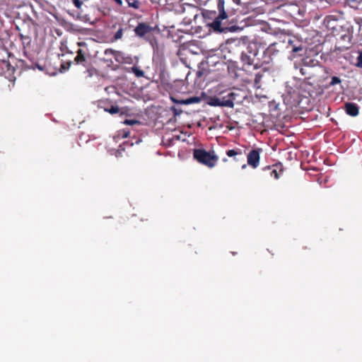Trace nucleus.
Masks as SVG:
<instances>
[{
  "label": "nucleus",
  "mask_w": 362,
  "mask_h": 362,
  "mask_svg": "<svg viewBox=\"0 0 362 362\" xmlns=\"http://www.w3.org/2000/svg\"><path fill=\"white\" fill-rule=\"evenodd\" d=\"M221 98H216L213 99L211 105L221 107Z\"/></svg>",
  "instance_id": "393cba45"
},
{
  "label": "nucleus",
  "mask_w": 362,
  "mask_h": 362,
  "mask_svg": "<svg viewBox=\"0 0 362 362\" xmlns=\"http://www.w3.org/2000/svg\"><path fill=\"white\" fill-rule=\"evenodd\" d=\"M245 167H246V165L245 164V165H243V167H242V168H245Z\"/></svg>",
  "instance_id": "473e14b6"
},
{
  "label": "nucleus",
  "mask_w": 362,
  "mask_h": 362,
  "mask_svg": "<svg viewBox=\"0 0 362 362\" xmlns=\"http://www.w3.org/2000/svg\"><path fill=\"white\" fill-rule=\"evenodd\" d=\"M356 66L362 68V51L358 52V56L356 58Z\"/></svg>",
  "instance_id": "aec40b11"
},
{
  "label": "nucleus",
  "mask_w": 362,
  "mask_h": 362,
  "mask_svg": "<svg viewBox=\"0 0 362 362\" xmlns=\"http://www.w3.org/2000/svg\"><path fill=\"white\" fill-rule=\"evenodd\" d=\"M344 110L347 115L351 117H356L359 114V107L354 103H346Z\"/></svg>",
  "instance_id": "6e6552de"
},
{
  "label": "nucleus",
  "mask_w": 362,
  "mask_h": 362,
  "mask_svg": "<svg viewBox=\"0 0 362 362\" xmlns=\"http://www.w3.org/2000/svg\"><path fill=\"white\" fill-rule=\"evenodd\" d=\"M226 155L228 157H234V159L238 161L239 159L236 156H242V151L240 149H230L226 151Z\"/></svg>",
  "instance_id": "ddd939ff"
},
{
  "label": "nucleus",
  "mask_w": 362,
  "mask_h": 362,
  "mask_svg": "<svg viewBox=\"0 0 362 362\" xmlns=\"http://www.w3.org/2000/svg\"><path fill=\"white\" fill-rule=\"evenodd\" d=\"M217 7L219 11V15L215 18L214 21L211 24H209V26L215 32L224 33L227 30V28L221 25V21L226 19L228 17L224 9V1L218 0Z\"/></svg>",
  "instance_id": "7ed1b4c3"
},
{
  "label": "nucleus",
  "mask_w": 362,
  "mask_h": 362,
  "mask_svg": "<svg viewBox=\"0 0 362 362\" xmlns=\"http://www.w3.org/2000/svg\"><path fill=\"white\" fill-rule=\"evenodd\" d=\"M123 35V29L119 28L115 34L113 39L114 40H119L122 37Z\"/></svg>",
  "instance_id": "412c9836"
},
{
  "label": "nucleus",
  "mask_w": 362,
  "mask_h": 362,
  "mask_svg": "<svg viewBox=\"0 0 362 362\" xmlns=\"http://www.w3.org/2000/svg\"><path fill=\"white\" fill-rule=\"evenodd\" d=\"M115 1L118 6H122V0H112Z\"/></svg>",
  "instance_id": "cd10ccee"
},
{
  "label": "nucleus",
  "mask_w": 362,
  "mask_h": 362,
  "mask_svg": "<svg viewBox=\"0 0 362 362\" xmlns=\"http://www.w3.org/2000/svg\"><path fill=\"white\" fill-rule=\"evenodd\" d=\"M155 28L151 26L146 23H139L138 25L134 29L136 36L139 38L146 39L147 36L152 34L154 31Z\"/></svg>",
  "instance_id": "20e7f679"
},
{
  "label": "nucleus",
  "mask_w": 362,
  "mask_h": 362,
  "mask_svg": "<svg viewBox=\"0 0 362 362\" xmlns=\"http://www.w3.org/2000/svg\"><path fill=\"white\" fill-rule=\"evenodd\" d=\"M124 124L127 125H134L136 124H139L140 122L136 119H125L124 121Z\"/></svg>",
  "instance_id": "4be33fe9"
},
{
  "label": "nucleus",
  "mask_w": 362,
  "mask_h": 362,
  "mask_svg": "<svg viewBox=\"0 0 362 362\" xmlns=\"http://www.w3.org/2000/svg\"><path fill=\"white\" fill-rule=\"evenodd\" d=\"M192 18H187L185 17L183 18V21L187 24H190L192 23Z\"/></svg>",
  "instance_id": "bb28decb"
},
{
  "label": "nucleus",
  "mask_w": 362,
  "mask_h": 362,
  "mask_svg": "<svg viewBox=\"0 0 362 362\" xmlns=\"http://www.w3.org/2000/svg\"><path fill=\"white\" fill-rule=\"evenodd\" d=\"M262 78V74H261L260 73H257L255 74L254 83L256 87L259 88V83L261 82Z\"/></svg>",
  "instance_id": "f3484780"
},
{
  "label": "nucleus",
  "mask_w": 362,
  "mask_h": 362,
  "mask_svg": "<svg viewBox=\"0 0 362 362\" xmlns=\"http://www.w3.org/2000/svg\"><path fill=\"white\" fill-rule=\"evenodd\" d=\"M303 47L302 46H292L291 51L293 53H298L300 51H302Z\"/></svg>",
  "instance_id": "b1692460"
},
{
  "label": "nucleus",
  "mask_w": 362,
  "mask_h": 362,
  "mask_svg": "<svg viewBox=\"0 0 362 362\" xmlns=\"http://www.w3.org/2000/svg\"><path fill=\"white\" fill-rule=\"evenodd\" d=\"M73 3L77 8H81L83 5V2L81 0H73Z\"/></svg>",
  "instance_id": "a878e982"
},
{
  "label": "nucleus",
  "mask_w": 362,
  "mask_h": 362,
  "mask_svg": "<svg viewBox=\"0 0 362 362\" xmlns=\"http://www.w3.org/2000/svg\"><path fill=\"white\" fill-rule=\"evenodd\" d=\"M132 72L137 77H142L144 76V71L140 69L138 66H134L131 68Z\"/></svg>",
  "instance_id": "dca6fc26"
},
{
  "label": "nucleus",
  "mask_w": 362,
  "mask_h": 362,
  "mask_svg": "<svg viewBox=\"0 0 362 362\" xmlns=\"http://www.w3.org/2000/svg\"><path fill=\"white\" fill-rule=\"evenodd\" d=\"M235 95L234 93L230 92L227 95L221 98V107H233L234 106Z\"/></svg>",
  "instance_id": "1a4fd4ad"
},
{
  "label": "nucleus",
  "mask_w": 362,
  "mask_h": 362,
  "mask_svg": "<svg viewBox=\"0 0 362 362\" xmlns=\"http://www.w3.org/2000/svg\"><path fill=\"white\" fill-rule=\"evenodd\" d=\"M262 152V148H255L251 150L247 156V164L253 168H256L258 167L259 164L260 160V153Z\"/></svg>",
  "instance_id": "39448f33"
},
{
  "label": "nucleus",
  "mask_w": 362,
  "mask_h": 362,
  "mask_svg": "<svg viewBox=\"0 0 362 362\" xmlns=\"http://www.w3.org/2000/svg\"><path fill=\"white\" fill-rule=\"evenodd\" d=\"M83 44H84V42H79V43H78V45H79V46H81V45H83Z\"/></svg>",
  "instance_id": "2f4dec72"
},
{
  "label": "nucleus",
  "mask_w": 362,
  "mask_h": 362,
  "mask_svg": "<svg viewBox=\"0 0 362 362\" xmlns=\"http://www.w3.org/2000/svg\"><path fill=\"white\" fill-rule=\"evenodd\" d=\"M125 1L128 3L129 7H132L136 9L139 8L140 2L138 0H134L132 2H130L128 0Z\"/></svg>",
  "instance_id": "6ab92c4d"
},
{
  "label": "nucleus",
  "mask_w": 362,
  "mask_h": 362,
  "mask_svg": "<svg viewBox=\"0 0 362 362\" xmlns=\"http://www.w3.org/2000/svg\"><path fill=\"white\" fill-rule=\"evenodd\" d=\"M264 46L257 41L250 42L247 46L246 50L241 54V61L244 65L254 66L257 69L259 63V52L263 50Z\"/></svg>",
  "instance_id": "f257e3e1"
},
{
  "label": "nucleus",
  "mask_w": 362,
  "mask_h": 362,
  "mask_svg": "<svg viewBox=\"0 0 362 362\" xmlns=\"http://www.w3.org/2000/svg\"><path fill=\"white\" fill-rule=\"evenodd\" d=\"M194 10L195 11L196 13L193 14V20H195L196 18L198 16V13H197V9L196 7L194 8Z\"/></svg>",
  "instance_id": "c85d7f7f"
},
{
  "label": "nucleus",
  "mask_w": 362,
  "mask_h": 362,
  "mask_svg": "<svg viewBox=\"0 0 362 362\" xmlns=\"http://www.w3.org/2000/svg\"><path fill=\"white\" fill-rule=\"evenodd\" d=\"M233 1L234 3H235L236 4H238V5H240L241 4V1L240 0H233Z\"/></svg>",
  "instance_id": "7c9ffc66"
},
{
  "label": "nucleus",
  "mask_w": 362,
  "mask_h": 362,
  "mask_svg": "<svg viewBox=\"0 0 362 362\" xmlns=\"http://www.w3.org/2000/svg\"><path fill=\"white\" fill-rule=\"evenodd\" d=\"M121 154H122V152L119 150H118V151H117L115 156H116V157H119V156H121Z\"/></svg>",
  "instance_id": "c756f323"
},
{
  "label": "nucleus",
  "mask_w": 362,
  "mask_h": 362,
  "mask_svg": "<svg viewBox=\"0 0 362 362\" xmlns=\"http://www.w3.org/2000/svg\"><path fill=\"white\" fill-rule=\"evenodd\" d=\"M19 37L24 45H29L31 42V37L28 34L19 33Z\"/></svg>",
  "instance_id": "2eb2a0df"
},
{
  "label": "nucleus",
  "mask_w": 362,
  "mask_h": 362,
  "mask_svg": "<svg viewBox=\"0 0 362 362\" xmlns=\"http://www.w3.org/2000/svg\"><path fill=\"white\" fill-rule=\"evenodd\" d=\"M104 54L106 57V58L104 59V61L112 63V60L110 57H113L117 62H119V57L121 55V52L112 49H106L104 52Z\"/></svg>",
  "instance_id": "9d476101"
},
{
  "label": "nucleus",
  "mask_w": 362,
  "mask_h": 362,
  "mask_svg": "<svg viewBox=\"0 0 362 362\" xmlns=\"http://www.w3.org/2000/svg\"><path fill=\"white\" fill-rule=\"evenodd\" d=\"M341 80L337 76H332L330 83H329V86H334L337 84L341 83Z\"/></svg>",
  "instance_id": "a211bd4d"
},
{
  "label": "nucleus",
  "mask_w": 362,
  "mask_h": 362,
  "mask_svg": "<svg viewBox=\"0 0 362 362\" xmlns=\"http://www.w3.org/2000/svg\"><path fill=\"white\" fill-rule=\"evenodd\" d=\"M74 62L76 64L82 65L85 68H87L89 65L88 61L86 57V52L81 49H78L76 52Z\"/></svg>",
  "instance_id": "0eeeda50"
},
{
  "label": "nucleus",
  "mask_w": 362,
  "mask_h": 362,
  "mask_svg": "<svg viewBox=\"0 0 362 362\" xmlns=\"http://www.w3.org/2000/svg\"><path fill=\"white\" fill-rule=\"evenodd\" d=\"M104 110L111 115H115L117 113H120L121 115L124 114L123 111H122L119 107L117 105H110V107H104Z\"/></svg>",
  "instance_id": "f8f14e48"
},
{
  "label": "nucleus",
  "mask_w": 362,
  "mask_h": 362,
  "mask_svg": "<svg viewBox=\"0 0 362 362\" xmlns=\"http://www.w3.org/2000/svg\"><path fill=\"white\" fill-rule=\"evenodd\" d=\"M199 101V98L197 97H193L187 99L186 101L184 102L185 104H191L193 103H197Z\"/></svg>",
  "instance_id": "5701e85b"
},
{
  "label": "nucleus",
  "mask_w": 362,
  "mask_h": 362,
  "mask_svg": "<svg viewBox=\"0 0 362 362\" xmlns=\"http://www.w3.org/2000/svg\"><path fill=\"white\" fill-rule=\"evenodd\" d=\"M276 43H272L265 49L267 54H269L273 58L279 53V50L276 49Z\"/></svg>",
  "instance_id": "4468645a"
},
{
  "label": "nucleus",
  "mask_w": 362,
  "mask_h": 362,
  "mask_svg": "<svg viewBox=\"0 0 362 362\" xmlns=\"http://www.w3.org/2000/svg\"><path fill=\"white\" fill-rule=\"evenodd\" d=\"M261 51L262 54H259V63L257 65V69L262 68L264 65L271 64L274 59L269 54H267V52L264 48Z\"/></svg>",
  "instance_id": "423d86ee"
},
{
  "label": "nucleus",
  "mask_w": 362,
  "mask_h": 362,
  "mask_svg": "<svg viewBox=\"0 0 362 362\" xmlns=\"http://www.w3.org/2000/svg\"><path fill=\"white\" fill-rule=\"evenodd\" d=\"M268 170H269L271 177H273L276 180L279 178L280 175L283 172L282 169L279 166H273L272 168L268 167Z\"/></svg>",
  "instance_id": "9b49d317"
},
{
  "label": "nucleus",
  "mask_w": 362,
  "mask_h": 362,
  "mask_svg": "<svg viewBox=\"0 0 362 362\" xmlns=\"http://www.w3.org/2000/svg\"><path fill=\"white\" fill-rule=\"evenodd\" d=\"M193 156L199 163L209 168L215 166L218 160V156L214 152H208L201 148L194 149Z\"/></svg>",
  "instance_id": "f03ea898"
}]
</instances>
